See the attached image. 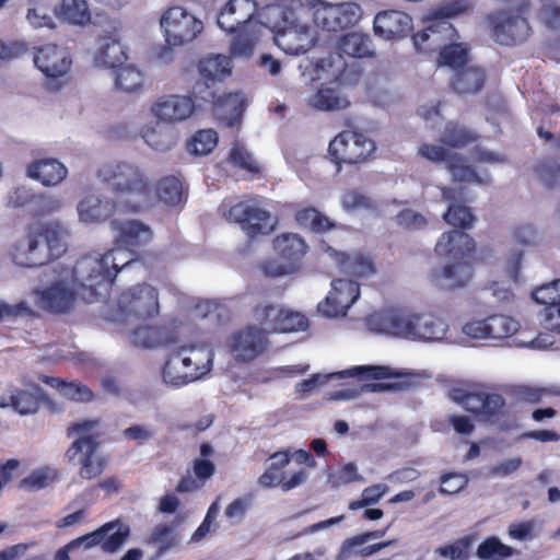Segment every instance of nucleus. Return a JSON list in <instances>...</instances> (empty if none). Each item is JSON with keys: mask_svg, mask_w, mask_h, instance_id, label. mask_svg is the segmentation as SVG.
<instances>
[{"mask_svg": "<svg viewBox=\"0 0 560 560\" xmlns=\"http://www.w3.org/2000/svg\"><path fill=\"white\" fill-rule=\"evenodd\" d=\"M434 250L439 256L450 258L452 262L445 265L441 271L433 272V281L445 279L452 289L462 288L470 281L476 243L469 234L459 230L443 233Z\"/></svg>", "mask_w": 560, "mask_h": 560, "instance_id": "20e7f679", "label": "nucleus"}, {"mask_svg": "<svg viewBox=\"0 0 560 560\" xmlns=\"http://www.w3.org/2000/svg\"><path fill=\"white\" fill-rule=\"evenodd\" d=\"M132 343L142 348H155L166 346L172 342L164 338L162 327L142 326L135 329L131 334Z\"/></svg>", "mask_w": 560, "mask_h": 560, "instance_id": "de8ad7c7", "label": "nucleus"}, {"mask_svg": "<svg viewBox=\"0 0 560 560\" xmlns=\"http://www.w3.org/2000/svg\"><path fill=\"white\" fill-rule=\"evenodd\" d=\"M153 196V205L156 201H161L167 206H176L184 198L183 184L176 176H164L156 183Z\"/></svg>", "mask_w": 560, "mask_h": 560, "instance_id": "ea45409f", "label": "nucleus"}, {"mask_svg": "<svg viewBox=\"0 0 560 560\" xmlns=\"http://www.w3.org/2000/svg\"><path fill=\"white\" fill-rule=\"evenodd\" d=\"M232 34L234 36L231 40L230 54L233 57H250L258 40V33L254 30V26L238 28Z\"/></svg>", "mask_w": 560, "mask_h": 560, "instance_id": "c03bdc74", "label": "nucleus"}, {"mask_svg": "<svg viewBox=\"0 0 560 560\" xmlns=\"http://www.w3.org/2000/svg\"><path fill=\"white\" fill-rule=\"evenodd\" d=\"M470 47L466 43L444 45L438 56V65L448 67L455 72L465 68L469 61Z\"/></svg>", "mask_w": 560, "mask_h": 560, "instance_id": "a19ab883", "label": "nucleus"}, {"mask_svg": "<svg viewBox=\"0 0 560 560\" xmlns=\"http://www.w3.org/2000/svg\"><path fill=\"white\" fill-rule=\"evenodd\" d=\"M485 82V70L481 67L468 66L454 73L451 88L457 94H476L483 89Z\"/></svg>", "mask_w": 560, "mask_h": 560, "instance_id": "f704fd0d", "label": "nucleus"}, {"mask_svg": "<svg viewBox=\"0 0 560 560\" xmlns=\"http://www.w3.org/2000/svg\"><path fill=\"white\" fill-rule=\"evenodd\" d=\"M97 178L115 195L125 211L136 213L153 206V185L145 171L136 163H105L98 168Z\"/></svg>", "mask_w": 560, "mask_h": 560, "instance_id": "f03ea898", "label": "nucleus"}, {"mask_svg": "<svg viewBox=\"0 0 560 560\" xmlns=\"http://www.w3.org/2000/svg\"><path fill=\"white\" fill-rule=\"evenodd\" d=\"M375 149L374 141L362 132L343 130L329 142L328 156L339 173L342 164L366 163L373 158Z\"/></svg>", "mask_w": 560, "mask_h": 560, "instance_id": "1a4fd4ad", "label": "nucleus"}, {"mask_svg": "<svg viewBox=\"0 0 560 560\" xmlns=\"http://www.w3.org/2000/svg\"><path fill=\"white\" fill-rule=\"evenodd\" d=\"M294 219L298 225L303 229H307L313 233H325L336 226L335 222H332L330 218L314 207H303L298 209L294 213Z\"/></svg>", "mask_w": 560, "mask_h": 560, "instance_id": "58836bf2", "label": "nucleus"}, {"mask_svg": "<svg viewBox=\"0 0 560 560\" xmlns=\"http://www.w3.org/2000/svg\"><path fill=\"white\" fill-rule=\"evenodd\" d=\"M173 354L165 362L162 377L165 384L173 387H182L198 380V374L187 372L183 365L172 366Z\"/></svg>", "mask_w": 560, "mask_h": 560, "instance_id": "09e8293b", "label": "nucleus"}, {"mask_svg": "<svg viewBox=\"0 0 560 560\" xmlns=\"http://www.w3.org/2000/svg\"><path fill=\"white\" fill-rule=\"evenodd\" d=\"M360 296V284L350 279H336L326 299L318 304V311L327 317L345 316Z\"/></svg>", "mask_w": 560, "mask_h": 560, "instance_id": "a211bd4d", "label": "nucleus"}, {"mask_svg": "<svg viewBox=\"0 0 560 560\" xmlns=\"http://www.w3.org/2000/svg\"><path fill=\"white\" fill-rule=\"evenodd\" d=\"M310 14L318 28L327 32H339L359 22L362 16V9L354 2L330 4L317 0L316 7L312 8Z\"/></svg>", "mask_w": 560, "mask_h": 560, "instance_id": "9b49d317", "label": "nucleus"}, {"mask_svg": "<svg viewBox=\"0 0 560 560\" xmlns=\"http://www.w3.org/2000/svg\"><path fill=\"white\" fill-rule=\"evenodd\" d=\"M316 4L317 0H269L261 9L259 16L261 23L277 25V19L307 14Z\"/></svg>", "mask_w": 560, "mask_h": 560, "instance_id": "c85d7f7f", "label": "nucleus"}, {"mask_svg": "<svg viewBox=\"0 0 560 560\" xmlns=\"http://www.w3.org/2000/svg\"><path fill=\"white\" fill-rule=\"evenodd\" d=\"M224 217L237 223L249 238L267 234L270 230V212L247 201H238L228 210Z\"/></svg>", "mask_w": 560, "mask_h": 560, "instance_id": "2eb2a0df", "label": "nucleus"}, {"mask_svg": "<svg viewBox=\"0 0 560 560\" xmlns=\"http://www.w3.org/2000/svg\"><path fill=\"white\" fill-rule=\"evenodd\" d=\"M189 97H192L197 109H205L211 107L213 109H232L237 110L238 114L243 112V101L238 93L221 92L218 84H212L211 81L199 80L192 89Z\"/></svg>", "mask_w": 560, "mask_h": 560, "instance_id": "dca6fc26", "label": "nucleus"}, {"mask_svg": "<svg viewBox=\"0 0 560 560\" xmlns=\"http://www.w3.org/2000/svg\"><path fill=\"white\" fill-rule=\"evenodd\" d=\"M397 225L407 230H421L427 225V219L412 209H402L395 217Z\"/></svg>", "mask_w": 560, "mask_h": 560, "instance_id": "69168bd1", "label": "nucleus"}, {"mask_svg": "<svg viewBox=\"0 0 560 560\" xmlns=\"http://www.w3.org/2000/svg\"><path fill=\"white\" fill-rule=\"evenodd\" d=\"M492 26L491 36L500 45L514 46L523 43L530 33V26L525 18L520 15H489Z\"/></svg>", "mask_w": 560, "mask_h": 560, "instance_id": "aec40b11", "label": "nucleus"}, {"mask_svg": "<svg viewBox=\"0 0 560 560\" xmlns=\"http://www.w3.org/2000/svg\"><path fill=\"white\" fill-rule=\"evenodd\" d=\"M113 228L118 232L115 244L125 248L132 256H138L153 238L151 228L140 220H128L126 222L112 221Z\"/></svg>", "mask_w": 560, "mask_h": 560, "instance_id": "412c9836", "label": "nucleus"}, {"mask_svg": "<svg viewBox=\"0 0 560 560\" xmlns=\"http://www.w3.org/2000/svg\"><path fill=\"white\" fill-rule=\"evenodd\" d=\"M419 154L431 162L446 164V168L455 182L459 183H481V178L470 165L466 163L463 155L450 153L441 145L423 143L419 147Z\"/></svg>", "mask_w": 560, "mask_h": 560, "instance_id": "f3484780", "label": "nucleus"}, {"mask_svg": "<svg viewBox=\"0 0 560 560\" xmlns=\"http://www.w3.org/2000/svg\"><path fill=\"white\" fill-rule=\"evenodd\" d=\"M57 479L55 469L44 467L34 470L30 476L21 480L20 487L30 491L48 487Z\"/></svg>", "mask_w": 560, "mask_h": 560, "instance_id": "4d7b16f0", "label": "nucleus"}, {"mask_svg": "<svg viewBox=\"0 0 560 560\" xmlns=\"http://www.w3.org/2000/svg\"><path fill=\"white\" fill-rule=\"evenodd\" d=\"M469 9L470 7L467 0H451L430 10L425 18L424 30L417 32L412 36L417 50L423 54L433 50L429 40L441 32H445L450 39L458 37L456 28L447 19L463 14Z\"/></svg>", "mask_w": 560, "mask_h": 560, "instance_id": "6e6552de", "label": "nucleus"}, {"mask_svg": "<svg viewBox=\"0 0 560 560\" xmlns=\"http://www.w3.org/2000/svg\"><path fill=\"white\" fill-rule=\"evenodd\" d=\"M114 253L102 258L91 255L80 257L66 275L40 291L43 307L56 314L69 313L80 296L94 303L109 294L117 272Z\"/></svg>", "mask_w": 560, "mask_h": 560, "instance_id": "f257e3e1", "label": "nucleus"}, {"mask_svg": "<svg viewBox=\"0 0 560 560\" xmlns=\"http://www.w3.org/2000/svg\"><path fill=\"white\" fill-rule=\"evenodd\" d=\"M272 246L277 258L266 259L261 264L264 275L271 278L295 272L308 250L305 240L296 233L276 236Z\"/></svg>", "mask_w": 560, "mask_h": 560, "instance_id": "0eeeda50", "label": "nucleus"}, {"mask_svg": "<svg viewBox=\"0 0 560 560\" xmlns=\"http://www.w3.org/2000/svg\"><path fill=\"white\" fill-rule=\"evenodd\" d=\"M42 381L56 388L66 399L78 402H90L94 399V393L85 384L77 381H65L56 376H44Z\"/></svg>", "mask_w": 560, "mask_h": 560, "instance_id": "4c0bfd02", "label": "nucleus"}, {"mask_svg": "<svg viewBox=\"0 0 560 560\" xmlns=\"http://www.w3.org/2000/svg\"><path fill=\"white\" fill-rule=\"evenodd\" d=\"M478 136L465 126L448 121L441 137V142L451 148H463L469 143L477 141Z\"/></svg>", "mask_w": 560, "mask_h": 560, "instance_id": "a18cd8bd", "label": "nucleus"}, {"mask_svg": "<svg viewBox=\"0 0 560 560\" xmlns=\"http://www.w3.org/2000/svg\"><path fill=\"white\" fill-rule=\"evenodd\" d=\"M350 374L365 380H386L395 376L390 368L384 365H360L350 370Z\"/></svg>", "mask_w": 560, "mask_h": 560, "instance_id": "0e129e2a", "label": "nucleus"}, {"mask_svg": "<svg viewBox=\"0 0 560 560\" xmlns=\"http://www.w3.org/2000/svg\"><path fill=\"white\" fill-rule=\"evenodd\" d=\"M151 110L159 120L174 124L189 118L196 112V104L189 95H164L152 105Z\"/></svg>", "mask_w": 560, "mask_h": 560, "instance_id": "bb28decb", "label": "nucleus"}, {"mask_svg": "<svg viewBox=\"0 0 560 560\" xmlns=\"http://www.w3.org/2000/svg\"><path fill=\"white\" fill-rule=\"evenodd\" d=\"M257 13L255 0H230L218 15L219 27L233 33L242 27L255 26L253 19Z\"/></svg>", "mask_w": 560, "mask_h": 560, "instance_id": "b1692460", "label": "nucleus"}, {"mask_svg": "<svg viewBox=\"0 0 560 560\" xmlns=\"http://www.w3.org/2000/svg\"><path fill=\"white\" fill-rule=\"evenodd\" d=\"M532 296L536 303L544 306L539 312L544 327L560 334V279L541 284Z\"/></svg>", "mask_w": 560, "mask_h": 560, "instance_id": "6ab92c4d", "label": "nucleus"}, {"mask_svg": "<svg viewBox=\"0 0 560 560\" xmlns=\"http://www.w3.org/2000/svg\"><path fill=\"white\" fill-rule=\"evenodd\" d=\"M471 544L472 539L469 536H464L457 539L454 544L436 548L435 553L442 558H448L451 560H468Z\"/></svg>", "mask_w": 560, "mask_h": 560, "instance_id": "6e6d98bb", "label": "nucleus"}, {"mask_svg": "<svg viewBox=\"0 0 560 560\" xmlns=\"http://www.w3.org/2000/svg\"><path fill=\"white\" fill-rule=\"evenodd\" d=\"M388 487L385 483H375L363 489L361 499L349 503V510L355 511L376 504L387 492Z\"/></svg>", "mask_w": 560, "mask_h": 560, "instance_id": "052dcab7", "label": "nucleus"}, {"mask_svg": "<svg viewBox=\"0 0 560 560\" xmlns=\"http://www.w3.org/2000/svg\"><path fill=\"white\" fill-rule=\"evenodd\" d=\"M488 334L490 340H502L514 335L520 329V323L514 318L493 314L487 317Z\"/></svg>", "mask_w": 560, "mask_h": 560, "instance_id": "49530a36", "label": "nucleus"}, {"mask_svg": "<svg viewBox=\"0 0 560 560\" xmlns=\"http://www.w3.org/2000/svg\"><path fill=\"white\" fill-rule=\"evenodd\" d=\"M476 555L481 560H492L494 557L505 559L513 555V549L497 537H489L478 546Z\"/></svg>", "mask_w": 560, "mask_h": 560, "instance_id": "603ef678", "label": "nucleus"}, {"mask_svg": "<svg viewBox=\"0 0 560 560\" xmlns=\"http://www.w3.org/2000/svg\"><path fill=\"white\" fill-rule=\"evenodd\" d=\"M115 210V201L95 195L84 197L78 205L79 218L85 223L106 221L114 215Z\"/></svg>", "mask_w": 560, "mask_h": 560, "instance_id": "2f4dec72", "label": "nucleus"}, {"mask_svg": "<svg viewBox=\"0 0 560 560\" xmlns=\"http://www.w3.org/2000/svg\"><path fill=\"white\" fill-rule=\"evenodd\" d=\"M127 60V54L118 39L110 35L98 38V48L94 56V63L104 68H120Z\"/></svg>", "mask_w": 560, "mask_h": 560, "instance_id": "72a5a7b5", "label": "nucleus"}, {"mask_svg": "<svg viewBox=\"0 0 560 560\" xmlns=\"http://www.w3.org/2000/svg\"><path fill=\"white\" fill-rule=\"evenodd\" d=\"M118 306L126 315L141 320L154 318L160 313L158 289L148 283L133 285L120 295Z\"/></svg>", "mask_w": 560, "mask_h": 560, "instance_id": "ddd939ff", "label": "nucleus"}, {"mask_svg": "<svg viewBox=\"0 0 560 560\" xmlns=\"http://www.w3.org/2000/svg\"><path fill=\"white\" fill-rule=\"evenodd\" d=\"M412 28V18L398 10L378 12L373 21L374 34L387 40L404 38L410 34Z\"/></svg>", "mask_w": 560, "mask_h": 560, "instance_id": "393cba45", "label": "nucleus"}, {"mask_svg": "<svg viewBox=\"0 0 560 560\" xmlns=\"http://www.w3.org/2000/svg\"><path fill=\"white\" fill-rule=\"evenodd\" d=\"M326 252L335 260L340 272L355 278L368 279L376 273L374 259L362 252L345 253L328 246Z\"/></svg>", "mask_w": 560, "mask_h": 560, "instance_id": "a878e982", "label": "nucleus"}, {"mask_svg": "<svg viewBox=\"0 0 560 560\" xmlns=\"http://www.w3.org/2000/svg\"><path fill=\"white\" fill-rule=\"evenodd\" d=\"M382 330L412 340H440L446 334L445 322L430 313H410L400 308H390L378 315Z\"/></svg>", "mask_w": 560, "mask_h": 560, "instance_id": "39448f33", "label": "nucleus"}, {"mask_svg": "<svg viewBox=\"0 0 560 560\" xmlns=\"http://www.w3.org/2000/svg\"><path fill=\"white\" fill-rule=\"evenodd\" d=\"M142 73L133 66H122L116 71L115 86L122 92L131 93L142 86Z\"/></svg>", "mask_w": 560, "mask_h": 560, "instance_id": "8fccbe9b", "label": "nucleus"}, {"mask_svg": "<svg viewBox=\"0 0 560 560\" xmlns=\"http://www.w3.org/2000/svg\"><path fill=\"white\" fill-rule=\"evenodd\" d=\"M34 63L47 78L57 79L68 73L72 60L66 48L47 44L35 48Z\"/></svg>", "mask_w": 560, "mask_h": 560, "instance_id": "5701e85b", "label": "nucleus"}, {"mask_svg": "<svg viewBox=\"0 0 560 560\" xmlns=\"http://www.w3.org/2000/svg\"><path fill=\"white\" fill-rule=\"evenodd\" d=\"M252 316L259 326L258 328L265 330L266 336H268L269 332H276V326L281 316V304L270 302L258 303L253 307Z\"/></svg>", "mask_w": 560, "mask_h": 560, "instance_id": "37998d69", "label": "nucleus"}, {"mask_svg": "<svg viewBox=\"0 0 560 560\" xmlns=\"http://www.w3.org/2000/svg\"><path fill=\"white\" fill-rule=\"evenodd\" d=\"M55 13L73 25H86L91 22V12L85 0H61Z\"/></svg>", "mask_w": 560, "mask_h": 560, "instance_id": "79ce46f5", "label": "nucleus"}, {"mask_svg": "<svg viewBox=\"0 0 560 560\" xmlns=\"http://www.w3.org/2000/svg\"><path fill=\"white\" fill-rule=\"evenodd\" d=\"M218 132L213 129H202L195 133L189 142L191 151L197 155L212 152L218 144Z\"/></svg>", "mask_w": 560, "mask_h": 560, "instance_id": "5fc2aeb1", "label": "nucleus"}, {"mask_svg": "<svg viewBox=\"0 0 560 560\" xmlns=\"http://www.w3.org/2000/svg\"><path fill=\"white\" fill-rule=\"evenodd\" d=\"M161 28L170 46H183L192 42L203 30V23L183 7L168 8L161 16Z\"/></svg>", "mask_w": 560, "mask_h": 560, "instance_id": "9d476101", "label": "nucleus"}, {"mask_svg": "<svg viewBox=\"0 0 560 560\" xmlns=\"http://www.w3.org/2000/svg\"><path fill=\"white\" fill-rule=\"evenodd\" d=\"M173 526L170 524H160L152 530L150 541L162 544L160 548L161 553L177 545L178 538L176 535H173Z\"/></svg>", "mask_w": 560, "mask_h": 560, "instance_id": "e2e57ef3", "label": "nucleus"}, {"mask_svg": "<svg viewBox=\"0 0 560 560\" xmlns=\"http://www.w3.org/2000/svg\"><path fill=\"white\" fill-rule=\"evenodd\" d=\"M0 399L2 407H12L20 415H32L47 400V396L40 387L34 386L31 389L16 388Z\"/></svg>", "mask_w": 560, "mask_h": 560, "instance_id": "c756f323", "label": "nucleus"}, {"mask_svg": "<svg viewBox=\"0 0 560 560\" xmlns=\"http://www.w3.org/2000/svg\"><path fill=\"white\" fill-rule=\"evenodd\" d=\"M68 174L67 167L55 158L35 160L27 165L26 175L44 186H57Z\"/></svg>", "mask_w": 560, "mask_h": 560, "instance_id": "7c9ffc66", "label": "nucleus"}, {"mask_svg": "<svg viewBox=\"0 0 560 560\" xmlns=\"http://www.w3.org/2000/svg\"><path fill=\"white\" fill-rule=\"evenodd\" d=\"M443 218L446 223L463 230L470 229L475 221L470 208L463 205H451Z\"/></svg>", "mask_w": 560, "mask_h": 560, "instance_id": "bf43d9fd", "label": "nucleus"}, {"mask_svg": "<svg viewBox=\"0 0 560 560\" xmlns=\"http://www.w3.org/2000/svg\"><path fill=\"white\" fill-rule=\"evenodd\" d=\"M300 14L277 19L275 24L261 23L273 34L276 45L288 55H302L316 44L315 32L308 24L311 14Z\"/></svg>", "mask_w": 560, "mask_h": 560, "instance_id": "423d86ee", "label": "nucleus"}, {"mask_svg": "<svg viewBox=\"0 0 560 560\" xmlns=\"http://www.w3.org/2000/svg\"><path fill=\"white\" fill-rule=\"evenodd\" d=\"M67 230L58 222L28 225L22 237L11 247L13 262L24 268H36L59 258L67 250Z\"/></svg>", "mask_w": 560, "mask_h": 560, "instance_id": "7ed1b4c3", "label": "nucleus"}, {"mask_svg": "<svg viewBox=\"0 0 560 560\" xmlns=\"http://www.w3.org/2000/svg\"><path fill=\"white\" fill-rule=\"evenodd\" d=\"M509 393L516 402L532 405L540 402L549 394L548 389L532 385H514Z\"/></svg>", "mask_w": 560, "mask_h": 560, "instance_id": "13d9d810", "label": "nucleus"}, {"mask_svg": "<svg viewBox=\"0 0 560 560\" xmlns=\"http://www.w3.org/2000/svg\"><path fill=\"white\" fill-rule=\"evenodd\" d=\"M100 441L97 435H88L75 439L65 453L68 463L81 464L79 475L83 479H93L101 476L106 467V459L96 456Z\"/></svg>", "mask_w": 560, "mask_h": 560, "instance_id": "4468645a", "label": "nucleus"}, {"mask_svg": "<svg viewBox=\"0 0 560 560\" xmlns=\"http://www.w3.org/2000/svg\"><path fill=\"white\" fill-rule=\"evenodd\" d=\"M195 477L184 476L176 486L178 493H189L202 488L206 482L215 474V465L208 458H196L192 462Z\"/></svg>", "mask_w": 560, "mask_h": 560, "instance_id": "c9c22d12", "label": "nucleus"}, {"mask_svg": "<svg viewBox=\"0 0 560 560\" xmlns=\"http://www.w3.org/2000/svg\"><path fill=\"white\" fill-rule=\"evenodd\" d=\"M130 534V529L127 525H119L118 528L112 533H106L103 541H102V549L105 552H116L126 541Z\"/></svg>", "mask_w": 560, "mask_h": 560, "instance_id": "338daca9", "label": "nucleus"}, {"mask_svg": "<svg viewBox=\"0 0 560 560\" xmlns=\"http://www.w3.org/2000/svg\"><path fill=\"white\" fill-rule=\"evenodd\" d=\"M26 21L34 28H55L56 24L52 16L48 13V10L45 4L35 5L27 8Z\"/></svg>", "mask_w": 560, "mask_h": 560, "instance_id": "680f3d73", "label": "nucleus"}, {"mask_svg": "<svg viewBox=\"0 0 560 560\" xmlns=\"http://www.w3.org/2000/svg\"><path fill=\"white\" fill-rule=\"evenodd\" d=\"M226 345L236 362L250 363L268 350L269 340L265 330L249 324L232 332Z\"/></svg>", "mask_w": 560, "mask_h": 560, "instance_id": "f8f14e48", "label": "nucleus"}, {"mask_svg": "<svg viewBox=\"0 0 560 560\" xmlns=\"http://www.w3.org/2000/svg\"><path fill=\"white\" fill-rule=\"evenodd\" d=\"M198 70L202 80L221 83L232 72V59L224 55L208 56L199 60Z\"/></svg>", "mask_w": 560, "mask_h": 560, "instance_id": "e433bc0d", "label": "nucleus"}, {"mask_svg": "<svg viewBox=\"0 0 560 560\" xmlns=\"http://www.w3.org/2000/svg\"><path fill=\"white\" fill-rule=\"evenodd\" d=\"M308 327V319L300 312L292 311L281 305V316L276 326V332H293L305 330Z\"/></svg>", "mask_w": 560, "mask_h": 560, "instance_id": "3c124183", "label": "nucleus"}, {"mask_svg": "<svg viewBox=\"0 0 560 560\" xmlns=\"http://www.w3.org/2000/svg\"><path fill=\"white\" fill-rule=\"evenodd\" d=\"M539 178L548 188L560 185V165L555 162H542L536 168Z\"/></svg>", "mask_w": 560, "mask_h": 560, "instance_id": "774afa93", "label": "nucleus"}, {"mask_svg": "<svg viewBox=\"0 0 560 560\" xmlns=\"http://www.w3.org/2000/svg\"><path fill=\"white\" fill-rule=\"evenodd\" d=\"M505 407L506 402L502 395L480 390L472 396L468 412L481 422L499 424L500 429L508 430L510 425L501 422L505 416Z\"/></svg>", "mask_w": 560, "mask_h": 560, "instance_id": "4be33fe9", "label": "nucleus"}, {"mask_svg": "<svg viewBox=\"0 0 560 560\" xmlns=\"http://www.w3.org/2000/svg\"><path fill=\"white\" fill-rule=\"evenodd\" d=\"M229 161L238 168L247 171L254 176H259L261 174V167L259 164L253 159L252 154L240 144H235L229 153Z\"/></svg>", "mask_w": 560, "mask_h": 560, "instance_id": "864d4df0", "label": "nucleus"}, {"mask_svg": "<svg viewBox=\"0 0 560 560\" xmlns=\"http://www.w3.org/2000/svg\"><path fill=\"white\" fill-rule=\"evenodd\" d=\"M212 359L213 353L208 346H191L174 353L171 365H183L187 372L198 374L200 380L211 371Z\"/></svg>", "mask_w": 560, "mask_h": 560, "instance_id": "cd10ccee", "label": "nucleus"}, {"mask_svg": "<svg viewBox=\"0 0 560 560\" xmlns=\"http://www.w3.org/2000/svg\"><path fill=\"white\" fill-rule=\"evenodd\" d=\"M337 47L341 55L355 59L373 58L375 56L371 36L361 32L352 31L341 35Z\"/></svg>", "mask_w": 560, "mask_h": 560, "instance_id": "473e14b6", "label": "nucleus"}]
</instances>
